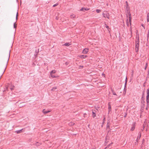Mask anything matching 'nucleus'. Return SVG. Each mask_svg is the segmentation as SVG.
Segmentation results:
<instances>
[{
    "instance_id": "nucleus-1",
    "label": "nucleus",
    "mask_w": 149,
    "mask_h": 149,
    "mask_svg": "<svg viewBox=\"0 0 149 149\" xmlns=\"http://www.w3.org/2000/svg\"><path fill=\"white\" fill-rule=\"evenodd\" d=\"M126 10H127V12L128 14V16H127V17H128L129 18V21L128 20V19H127L126 20V24L128 26H130V10H129V9H128L127 6H128V5H127V1L126 2Z\"/></svg>"
},
{
    "instance_id": "nucleus-2",
    "label": "nucleus",
    "mask_w": 149,
    "mask_h": 149,
    "mask_svg": "<svg viewBox=\"0 0 149 149\" xmlns=\"http://www.w3.org/2000/svg\"><path fill=\"white\" fill-rule=\"evenodd\" d=\"M139 47V40L138 38L137 40L136 41L135 50L136 52H138Z\"/></svg>"
},
{
    "instance_id": "nucleus-3",
    "label": "nucleus",
    "mask_w": 149,
    "mask_h": 149,
    "mask_svg": "<svg viewBox=\"0 0 149 149\" xmlns=\"http://www.w3.org/2000/svg\"><path fill=\"white\" fill-rule=\"evenodd\" d=\"M103 16L104 17H107L108 19H109V14L107 12H105L102 14Z\"/></svg>"
},
{
    "instance_id": "nucleus-4",
    "label": "nucleus",
    "mask_w": 149,
    "mask_h": 149,
    "mask_svg": "<svg viewBox=\"0 0 149 149\" xmlns=\"http://www.w3.org/2000/svg\"><path fill=\"white\" fill-rule=\"evenodd\" d=\"M149 89L147 90L146 102L147 104L149 102Z\"/></svg>"
},
{
    "instance_id": "nucleus-5",
    "label": "nucleus",
    "mask_w": 149,
    "mask_h": 149,
    "mask_svg": "<svg viewBox=\"0 0 149 149\" xmlns=\"http://www.w3.org/2000/svg\"><path fill=\"white\" fill-rule=\"evenodd\" d=\"M136 125V123L135 122H134L133 123L132 125V127H131V131H133L135 128V127Z\"/></svg>"
},
{
    "instance_id": "nucleus-6",
    "label": "nucleus",
    "mask_w": 149,
    "mask_h": 149,
    "mask_svg": "<svg viewBox=\"0 0 149 149\" xmlns=\"http://www.w3.org/2000/svg\"><path fill=\"white\" fill-rule=\"evenodd\" d=\"M97 111L95 110H92V115L93 117L94 118L96 116Z\"/></svg>"
},
{
    "instance_id": "nucleus-7",
    "label": "nucleus",
    "mask_w": 149,
    "mask_h": 149,
    "mask_svg": "<svg viewBox=\"0 0 149 149\" xmlns=\"http://www.w3.org/2000/svg\"><path fill=\"white\" fill-rule=\"evenodd\" d=\"M89 51V49L88 48H86L83 49L82 53L84 54H86Z\"/></svg>"
},
{
    "instance_id": "nucleus-8",
    "label": "nucleus",
    "mask_w": 149,
    "mask_h": 149,
    "mask_svg": "<svg viewBox=\"0 0 149 149\" xmlns=\"http://www.w3.org/2000/svg\"><path fill=\"white\" fill-rule=\"evenodd\" d=\"M24 129L23 128L21 130L16 131H15V132L17 133V134L23 132L22 131V130L24 131Z\"/></svg>"
},
{
    "instance_id": "nucleus-9",
    "label": "nucleus",
    "mask_w": 149,
    "mask_h": 149,
    "mask_svg": "<svg viewBox=\"0 0 149 149\" xmlns=\"http://www.w3.org/2000/svg\"><path fill=\"white\" fill-rule=\"evenodd\" d=\"M89 10V8L83 7L81 9H80V10L84 12L85 10Z\"/></svg>"
},
{
    "instance_id": "nucleus-10",
    "label": "nucleus",
    "mask_w": 149,
    "mask_h": 149,
    "mask_svg": "<svg viewBox=\"0 0 149 149\" xmlns=\"http://www.w3.org/2000/svg\"><path fill=\"white\" fill-rule=\"evenodd\" d=\"M51 111H45V109H44L42 111V112L44 114H46L47 113H48Z\"/></svg>"
},
{
    "instance_id": "nucleus-11",
    "label": "nucleus",
    "mask_w": 149,
    "mask_h": 149,
    "mask_svg": "<svg viewBox=\"0 0 149 149\" xmlns=\"http://www.w3.org/2000/svg\"><path fill=\"white\" fill-rule=\"evenodd\" d=\"M50 75L51 77L52 78H56L57 77H59V76H55L53 74H50Z\"/></svg>"
},
{
    "instance_id": "nucleus-12",
    "label": "nucleus",
    "mask_w": 149,
    "mask_h": 149,
    "mask_svg": "<svg viewBox=\"0 0 149 149\" xmlns=\"http://www.w3.org/2000/svg\"><path fill=\"white\" fill-rule=\"evenodd\" d=\"M79 56L81 58L84 59V58H85L87 57V56L84 55H81Z\"/></svg>"
},
{
    "instance_id": "nucleus-13",
    "label": "nucleus",
    "mask_w": 149,
    "mask_h": 149,
    "mask_svg": "<svg viewBox=\"0 0 149 149\" xmlns=\"http://www.w3.org/2000/svg\"><path fill=\"white\" fill-rule=\"evenodd\" d=\"M75 15L74 14H71L70 15V17L71 18H74L75 17Z\"/></svg>"
},
{
    "instance_id": "nucleus-14",
    "label": "nucleus",
    "mask_w": 149,
    "mask_h": 149,
    "mask_svg": "<svg viewBox=\"0 0 149 149\" xmlns=\"http://www.w3.org/2000/svg\"><path fill=\"white\" fill-rule=\"evenodd\" d=\"M70 45V43L69 42H68V43H65L63 45L65 46H68Z\"/></svg>"
},
{
    "instance_id": "nucleus-15",
    "label": "nucleus",
    "mask_w": 149,
    "mask_h": 149,
    "mask_svg": "<svg viewBox=\"0 0 149 149\" xmlns=\"http://www.w3.org/2000/svg\"><path fill=\"white\" fill-rule=\"evenodd\" d=\"M109 127H110V125L109 124V123L108 122L107 124V130H109V128H110Z\"/></svg>"
},
{
    "instance_id": "nucleus-16",
    "label": "nucleus",
    "mask_w": 149,
    "mask_h": 149,
    "mask_svg": "<svg viewBox=\"0 0 149 149\" xmlns=\"http://www.w3.org/2000/svg\"><path fill=\"white\" fill-rule=\"evenodd\" d=\"M56 72V71L55 70H52L50 72V74H53L54 73H55Z\"/></svg>"
},
{
    "instance_id": "nucleus-17",
    "label": "nucleus",
    "mask_w": 149,
    "mask_h": 149,
    "mask_svg": "<svg viewBox=\"0 0 149 149\" xmlns=\"http://www.w3.org/2000/svg\"><path fill=\"white\" fill-rule=\"evenodd\" d=\"M108 109H109V111H110V110H111V106L110 104V103H109L108 104Z\"/></svg>"
},
{
    "instance_id": "nucleus-18",
    "label": "nucleus",
    "mask_w": 149,
    "mask_h": 149,
    "mask_svg": "<svg viewBox=\"0 0 149 149\" xmlns=\"http://www.w3.org/2000/svg\"><path fill=\"white\" fill-rule=\"evenodd\" d=\"M111 91L113 95H116V93L113 90H111Z\"/></svg>"
},
{
    "instance_id": "nucleus-19",
    "label": "nucleus",
    "mask_w": 149,
    "mask_h": 149,
    "mask_svg": "<svg viewBox=\"0 0 149 149\" xmlns=\"http://www.w3.org/2000/svg\"><path fill=\"white\" fill-rule=\"evenodd\" d=\"M141 136V134L140 133L139 136H138L137 139H139L140 138Z\"/></svg>"
},
{
    "instance_id": "nucleus-20",
    "label": "nucleus",
    "mask_w": 149,
    "mask_h": 149,
    "mask_svg": "<svg viewBox=\"0 0 149 149\" xmlns=\"http://www.w3.org/2000/svg\"><path fill=\"white\" fill-rule=\"evenodd\" d=\"M56 89V87H53L52 89L51 90L52 91H54V90Z\"/></svg>"
},
{
    "instance_id": "nucleus-21",
    "label": "nucleus",
    "mask_w": 149,
    "mask_h": 149,
    "mask_svg": "<svg viewBox=\"0 0 149 149\" xmlns=\"http://www.w3.org/2000/svg\"><path fill=\"white\" fill-rule=\"evenodd\" d=\"M101 11V10L99 9H97L96 10V11L97 13H99Z\"/></svg>"
},
{
    "instance_id": "nucleus-22",
    "label": "nucleus",
    "mask_w": 149,
    "mask_h": 149,
    "mask_svg": "<svg viewBox=\"0 0 149 149\" xmlns=\"http://www.w3.org/2000/svg\"><path fill=\"white\" fill-rule=\"evenodd\" d=\"M149 16L148 14L147 15V20L148 22L149 21Z\"/></svg>"
},
{
    "instance_id": "nucleus-23",
    "label": "nucleus",
    "mask_w": 149,
    "mask_h": 149,
    "mask_svg": "<svg viewBox=\"0 0 149 149\" xmlns=\"http://www.w3.org/2000/svg\"><path fill=\"white\" fill-rule=\"evenodd\" d=\"M74 123H70L69 124V125H74Z\"/></svg>"
},
{
    "instance_id": "nucleus-24",
    "label": "nucleus",
    "mask_w": 149,
    "mask_h": 149,
    "mask_svg": "<svg viewBox=\"0 0 149 149\" xmlns=\"http://www.w3.org/2000/svg\"><path fill=\"white\" fill-rule=\"evenodd\" d=\"M58 5V3H56L53 6V7H55Z\"/></svg>"
},
{
    "instance_id": "nucleus-25",
    "label": "nucleus",
    "mask_w": 149,
    "mask_h": 149,
    "mask_svg": "<svg viewBox=\"0 0 149 149\" xmlns=\"http://www.w3.org/2000/svg\"><path fill=\"white\" fill-rule=\"evenodd\" d=\"M14 27L15 28H16V25L15 24V23H14Z\"/></svg>"
},
{
    "instance_id": "nucleus-26",
    "label": "nucleus",
    "mask_w": 149,
    "mask_h": 149,
    "mask_svg": "<svg viewBox=\"0 0 149 149\" xmlns=\"http://www.w3.org/2000/svg\"><path fill=\"white\" fill-rule=\"evenodd\" d=\"M14 87V86H13L12 87L10 88V89L12 91V90H13Z\"/></svg>"
},
{
    "instance_id": "nucleus-27",
    "label": "nucleus",
    "mask_w": 149,
    "mask_h": 149,
    "mask_svg": "<svg viewBox=\"0 0 149 149\" xmlns=\"http://www.w3.org/2000/svg\"><path fill=\"white\" fill-rule=\"evenodd\" d=\"M18 15V12H17L16 15V20H17V19Z\"/></svg>"
},
{
    "instance_id": "nucleus-28",
    "label": "nucleus",
    "mask_w": 149,
    "mask_h": 149,
    "mask_svg": "<svg viewBox=\"0 0 149 149\" xmlns=\"http://www.w3.org/2000/svg\"><path fill=\"white\" fill-rule=\"evenodd\" d=\"M147 66H148V63H146V65H145V69H146V68H147Z\"/></svg>"
},
{
    "instance_id": "nucleus-29",
    "label": "nucleus",
    "mask_w": 149,
    "mask_h": 149,
    "mask_svg": "<svg viewBox=\"0 0 149 149\" xmlns=\"http://www.w3.org/2000/svg\"><path fill=\"white\" fill-rule=\"evenodd\" d=\"M106 26V27L108 29V30L109 29V27L106 24H105Z\"/></svg>"
},
{
    "instance_id": "nucleus-30",
    "label": "nucleus",
    "mask_w": 149,
    "mask_h": 149,
    "mask_svg": "<svg viewBox=\"0 0 149 149\" xmlns=\"http://www.w3.org/2000/svg\"><path fill=\"white\" fill-rule=\"evenodd\" d=\"M105 118H104L103 119V123H104L105 122Z\"/></svg>"
},
{
    "instance_id": "nucleus-31",
    "label": "nucleus",
    "mask_w": 149,
    "mask_h": 149,
    "mask_svg": "<svg viewBox=\"0 0 149 149\" xmlns=\"http://www.w3.org/2000/svg\"><path fill=\"white\" fill-rule=\"evenodd\" d=\"M111 144H110L107 147H106L104 149H106V148L108 147V146H109Z\"/></svg>"
},
{
    "instance_id": "nucleus-32",
    "label": "nucleus",
    "mask_w": 149,
    "mask_h": 149,
    "mask_svg": "<svg viewBox=\"0 0 149 149\" xmlns=\"http://www.w3.org/2000/svg\"><path fill=\"white\" fill-rule=\"evenodd\" d=\"M58 17H56V20H58Z\"/></svg>"
},
{
    "instance_id": "nucleus-33",
    "label": "nucleus",
    "mask_w": 149,
    "mask_h": 149,
    "mask_svg": "<svg viewBox=\"0 0 149 149\" xmlns=\"http://www.w3.org/2000/svg\"><path fill=\"white\" fill-rule=\"evenodd\" d=\"M139 140V139H137H137H136V141L137 142Z\"/></svg>"
},
{
    "instance_id": "nucleus-34",
    "label": "nucleus",
    "mask_w": 149,
    "mask_h": 149,
    "mask_svg": "<svg viewBox=\"0 0 149 149\" xmlns=\"http://www.w3.org/2000/svg\"><path fill=\"white\" fill-rule=\"evenodd\" d=\"M65 64H66V65H67L68 64V62H66V63H65Z\"/></svg>"
},
{
    "instance_id": "nucleus-35",
    "label": "nucleus",
    "mask_w": 149,
    "mask_h": 149,
    "mask_svg": "<svg viewBox=\"0 0 149 149\" xmlns=\"http://www.w3.org/2000/svg\"><path fill=\"white\" fill-rule=\"evenodd\" d=\"M81 67L83 68V66H81Z\"/></svg>"
},
{
    "instance_id": "nucleus-36",
    "label": "nucleus",
    "mask_w": 149,
    "mask_h": 149,
    "mask_svg": "<svg viewBox=\"0 0 149 149\" xmlns=\"http://www.w3.org/2000/svg\"><path fill=\"white\" fill-rule=\"evenodd\" d=\"M7 90H8V88H6Z\"/></svg>"
},
{
    "instance_id": "nucleus-37",
    "label": "nucleus",
    "mask_w": 149,
    "mask_h": 149,
    "mask_svg": "<svg viewBox=\"0 0 149 149\" xmlns=\"http://www.w3.org/2000/svg\"><path fill=\"white\" fill-rule=\"evenodd\" d=\"M38 143V142H37V143H36V144H37V143Z\"/></svg>"
}]
</instances>
